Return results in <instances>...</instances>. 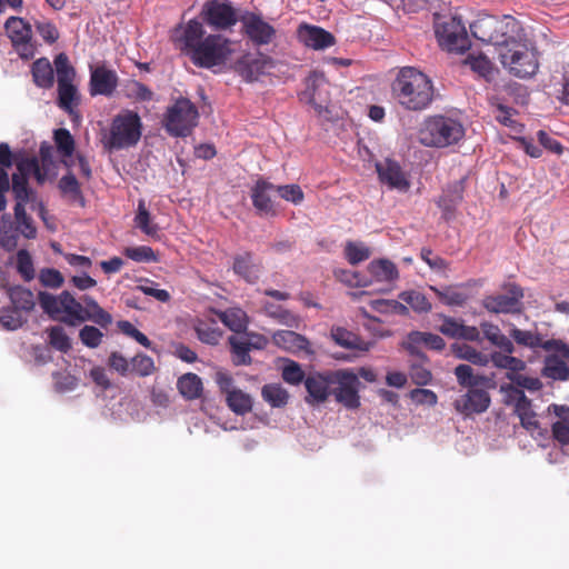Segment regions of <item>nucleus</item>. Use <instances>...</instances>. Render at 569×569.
I'll list each match as a JSON object with an SVG mask.
<instances>
[{
  "mask_svg": "<svg viewBox=\"0 0 569 569\" xmlns=\"http://www.w3.org/2000/svg\"><path fill=\"white\" fill-rule=\"evenodd\" d=\"M333 371L310 372L305 379L307 396L306 402L309 405H320L328 400L332 393Z\"/></svg>",
  "mask_w": 569,
  "mask_h": 569,
  "instance_id": "13",
  "label": "nucleus"
},
{
  "mask_svg": "<svg viewBox=\"0 0 569 569\" xmlns=\"http://www.w3.org/2000/svg\"><path fill=\"white\" fill-rule=\"evenodd\" d=\"M490 396L486 390L471 388L453 402L455 409L463 415L485 412L490 406Z\"/></svg>",
  "mask_w": 569,
  "mask_h": 569,
  "instance_id": "18",
  "label": "nucleus"
},
{
  "mask_svg": "<svg viewBox=\"0 0 569 569\" xmlns=\"http://www.w3.org/2000/svg\"><path fill=\"white\" fill-rule=\"evenodd\" d=\"M16 231L20 232L27 239L37 237V228L30 216L27 214L22 203H16L14 208Z\"/></svg>",
  "mask_w": 569,
  "mask_h": 569,
  "instance_id": "40",
  "label": "nucleus"
},
{
  "mask_svg": "<svg viewBox=\"0 0 569 569\" xmlns=\"http://www.w3.org/2000/svg\"><path fill=\"white\" fill-rule=\"evenodd\" d=\"M400 299L408 303L416 312H428L431 310V303L419 291H405L400 293Z\"/></svg>",
  "mask_w": 569,
  "mask_h": 569,
  "instance_id": "50",
  "label": "nucleus"
},
{
  "mask_svg": "<svg viewBox=\"0 0 569 569\" xmlns=\"http://www.w3.org/2000/svg\"><path fill=\"white\" fill-rule=\"evenodd\" d=\"M276 192L284 200L299 204L303 201L305 194L298 184H284L276 187Z\"/></svg>",
  "mask_w": 569,
  "mask_h": 569,
  "instance_id": "61",
  "label": "nucleus"
},
{
  "mask_svg": "<svg viewBox=\"0 0 569 569\" xmlns=\"http://www.w3.org/2000/svg\"><path fill=\"white\" fill-rule=\"evenodd\" d=\"M273 68V61L270 57L263 54H244L234 63V70L247 82L258 80Z\"/></svg>",
  "mask_w": 569,
  "mask_h": 569,
  "instance_id": "14",
  "label": "nucleus"
},
{
  "mask_svg": "<svg viewBox=\"0 0 569 569\" xmlns=\"http://www.w3.org/2000/svg\"><path fill=\"white\" fill-rule=\"evenodd\" d=\"M177 388L187 400L200 398L203 391L201 378L193 372L182 375L177 381Z\"/></svg>",
  "mask_w": 569,
  "mask_h": 569,
  "instance_id": "30",
  "label": "nucleus"
},
{
  "mask_svg": "<svg viewBox=\"0 0 569 569\" xmlns=\"http://www.w3.org/2000/svg\"><path fill=\"white\" fill-rule=\"evenodd\" d=\"M202 20L216 30H227L237 21V13L229 1L207 0L201 9Z\"/></svg>",
  "mask_w": 569,
  "mask_h": 569,
  "instance_id": "12",
  "label": "nucleus"
},
{
  "mask_svg": "<svg viewBox=\"0 0 569 569\" xmlns=\"http://www.w3.org/2000/svg\"><path fill=\"white\" fill-rule=\"evenodd\" d=\"M133 221L134 226L138 229H140L144 234L150 237L158 236L159 228L152 221L151 214L147 209L146 201L143 199H140L138 201L137 213Z\"/></svg>",
  "mask_w": 569,
  "mask_h": 569,
  "instance_id": "37",
  "label": "nucleus"
},
{
  "mask_svg": "<svg viewBox=\"0 0 569 569\" xmlns=\"http://www.w3.org/2000/svg\"><path fill=\"white\" fill-rule=\"evenodd\" d=\"M480 329L485 338L495 347L499 348L506 353H513L515 346L510 338L503 335L500 328L491 322L483 321L480 323Z\"/></svg>",
  "mask_w": 569,
  "mask_h": 569,
  "instance_id": "29",
  "label": "nucleus"
},
{
  "mask_svg": "<svg viewBox=\"0 0 569 569\" xmlns=\"http://www.w3.org/2000/svg\"><path fill=\"white\" fill-rule=\"evenodd\" d=\"M509 335L520 346L531 349L542 348L545 350H550L551 348V341H545L539 333L533 331L521 330L513 327Z\"/></svg>",
  "mask_w": 569,
  "mask_h": 569,
  "instance_id": "32",
  "label": "nucleus"
},
{
  "mask_svg": "<svg viewBox=\"0 0 569 569\" xmlns=\"http://www.w3.org/2000/svg\"><path fill=\"white\" fill-rule=\"evenodd\" d=\"M368 271L377 282H392L399 278L397 266L388 259L372 260Z\"/></svg>",
  "mask_w": 569,
  "mask_h": 569,
  "instance_id": "27",
  "label": "nucleus"
},
{
  "mask_svg": "<svg viewBox=\"0 0 569 569\" xmlns=\"http://www.w3.org/2000/svg\"><path fill=\"white\" fill-rule=\"evenodd\" d=\"M439 318L442 320V323L438 327V330L449 338L459 339L463 322L445 315H439Z\"/></svg>",
  "mask_w": 569,
  "mask_h": 569,
  "instance_id": "63",
  "label": "nucleus"
},
{
  "mask_svg": "<svg viewBox=\"0 0 569 569\" xmlns=\"http://www.w3.org/2000/svg\"><path fill=\"white\" fill-rule=\"evenodd\" d=\"M345 254L348 262L356 266L370 258V249L361 242L348 241L345 247Z\"/></svg>",
  "mask_w": 569,
  "mask_h": 569,
  "instance_id": "46",
  "label": "nucleus"
},
{
  "mask_svg": "<svg viewBox=\"0 0 569 569\" xmlns=\"http://www.w3.org/2000/svg\"><path fill=\"white\" fill-rule=\"evenodd\" d=\"M39 280L43 287L58 289L63 282L64 278L62 273L53 268H44L39 273Z\"/></svg>",
  "mask_w": 569,
  "mask_h": 569,
  "instance_id": "59",
  "label": "nucleus"
},
{
  "mask_svg": "<svg viewBox=\"0 0 569 569\" xmlns=\"http://www.w3.org/2000/svg\"><path fill=\"white\" fill-rule=\"evenodd\" d=\"M127 96L138 101H150L153 92L144 83L132 80L127 84Z\"/></svg>",
  "mask_w": 569,
  "mask_h": 569,
  "instance_id": "60",
  "label": "nucleus"
},
{
  "mask_svg": "<svg viewBox=\"0 0 569 569\" xmlns=\"http://www.w3.org/2000/svg\"><path fill=\"white\" fill-rule=\"evenodd\" d=\"M273 193H276V186L261 178L251 187L250 197L252 206L259 216H277L276 203L272 199Z\"/></svg>",
  "mask_w": 569,
  "mask_h": 569,
  "instance_id": "16",
  "label": "nucleus"
},
{
  "mask_svg": "<svg viewBox=\"0 0 569 569\" xmlns=\"http://www.w3.org/2000/svg\"><path fill=\"white\" fill-rule=\"evenodd\" d=\"M421 345L437 351H440L446 347L445 340L440 336L431 332L412 331L408 335V340L406 342V349L408 352L411 356L417 357L418 360L428 361L427 356L419 349Z\"/></svg>",
  "mask_w": 569,
  "mask_h": 569,
  "instance_id": "19",
  "label": "nucleus"
},
{
  "mask_svg": "<svg viewBox=\"0 0 569 569\" xmlns=\"http://www.w3.org/2000/svg\"><path fill=\"white\" fill-rule=\"evenodd\" d=\"M79 338L86 347L93 349L100 346L103 333L97 327L87 325L80 329Z\"/></svg>",
  "mask_w": 569,
  "mask_h": 569,
  "instance_id": "57",
  "label": "nucleus"
},
{
  "mask_svg": "<svg viewBox=\"0 0 569 569\" xmlns=\"http://www.w3.org/2000/svg\"><path fill=\"white\" fill-rule=\"evenodd\" d=\"M489 357L491 362L498 369H506L507 372L523 371L526 369V362L512 353H506L502 350L493 351Z\"/></svg>",
  "mask_w": 569,
  "mask_h": 569,
  "instance_id": "35",
  "label": "nucleus"
},
{
  "mask_svg": "<svg viewBox=\"0 0 569 569\" xmlns=\"http://www.w3.org/2000/svg\"><path fill=\"white\" fill-rule=\"evenodd\" d=\"M391 93L399 106L409 111H423L433 101L432 80L415 67L399 69L391 83Z\"/></svg>",
  "mask_w": 569,
  "mask_h": 569,
  "instance_id": "4",
  "label": "nucleus"
},
{
  "mask_svg": "<svg viewBox=\"0 0 569 569\" xmlns=\"http://www.w3.org/2000/svg\"><path fill=\"white\" fill-rule=\"evenodd\" d=\"M54 66L57 72V81L60 82H73L74 69L69 62V58L64 53H59L54 58Z\"/></svg>",
  "mask_w": 569,
  "mask_h": 569,
  "instance_id": "52",
  "label": "nucleus"
},
{
  "mask_svg": "<svg viewBox=\"0 0 569 569\" xmlns=\"http://www.w3.org/2000/svg\"><path fill=\"white\" fill-rule=\"evenodd\" d=\"M34 84L42 89H50L54 83V71L47 58L37 59L31 66Z\"/></svg>",
  "mask_w": 569,
  "mask_h": 569,
  "instance_id": "28",
  "label": "nucleus"
},
{
  "mask_svg": "<svg viewBox=\"0 0 569 569\" xmlns=\"http://www.w3.org/2000/svg\"><path fill=\"white\" fill-rule=\"evenodd\" d=\"M156 371L154 361L144 353H138L130 360V373L139 377L151 376Z\"/></svg>",
  "mask_w": 569,
  "mask_h": 569,
  "instance_id": "45",
  "label": "nucleus"
},
{
  "mask_svg": "<svg viewBox=\"0 0 569 569\" xmlns=\"http://www.w3.org/2000/svg\"><path fill=\"white\" fill-rule=\"evenodd\" d=\"M272 339L278 347L289 352H310L309 340L302 335H299L292 330H279L273 335Z\"/></svg>",
  "mask_w": 569,
  "mask_h": 569,
  "instance_id": "22",
  "label": "nucleus"
},
{
  "mask_svg": "<svg viewBox=\"0 0 569 569\" xmlns=\"http://www.w3.org/2000/svg\"><path fill=\"white\" fill-rule=\"evenodd\" d=\"M456 355L460 359H465L473 365L485 367L489 363V357L481 351H478L471 346L462 345L456 350Z\"/></svg>",
  "mask_w": 569,
  "mask_h": 569,
  "instance_id": "51",
  "label": "nucleus"
},
{
  "mask_svg": "<svg viewBox=\"0 0 569 569\" xmlns=\"http://www.w3.org/2000/svg\"><path fill=\"white\" fill-rule=\"evenodd\" d=\"M435 33L439 44L450 52H463L469 48V39L460 18L435 16Z\"/></svg>",
  "mask_w": 569,
  "mask_h": 569,
  "instance_id": "8",
  "label": "nucleus"
},
{
  "mask_svg": "<svg viewBox=\"0 0 569 569\" xmlns=\"http://www.w3.org/2000/svg\"><path fill=\"white\" fill-rule=\"evenodd\" d=\"M506 292L486 296L482 307L491 313H516L521 310L523 290L517 283H508L503 287Z\"/></svg>",
  "mask_w": 569,
  "mask_h": 569,
  "instance_id": "11",
  "label": "nucleus"
},
{
  "mask_svg": "<svg viewBox=\"0 0 569 569\" xmlns=\"http://www.w3.org/2000/svg\"><path fill=\"white\" fill-rule=\"evenodd\" d=\"M332 393L337 402L347 409L360 407L359 388L361 382L352 370L339 369L333 371Z\"/></svg>",
  "mask_w": 569,
  "mask_h": 569,
  "instance_id": "9",
  "label": "nucleus"
},
{
  "mask_svg": "<svg viewBox=\"0 0 569 569\" xmlns=\"http://www.w3.org/2000/svg\"><path fill=\"white\" fill-rule=\"evenodd\" d=\"M520 372L521 371L507 372L506 377L521 390L527 389L533 392L542 388V382L539 378L525 376Z\"/></svg>",
  "mask_w": 569,
  "mask_h": 569,
  "instance_id": "49",
  "label": "nucleus"
},
{
  "mask_svg": "<svg viewBox=\"0 0 569 569\" xmlns=\"http://www.w3.org/2000/svg\"><path fill=\"white\" fill-rule=\"evenodd\" d=\"M19 173L28 178L29 174H33L38 183H43L48 177V170H43L40 166L39 160L36 157L22 159L17 163Z\"/></svg>",
  "mask_w": 569,
  "mask_h": 569,
  "instance_id": "42",
  "label": "nucleus"
},
{
  "mask_svg": "<svg viewBox=\"0 0 569 569\" xmlns=\"http://www.w3.org/2000/svg\"><path fill=\"white\" fill-rule=\"evenodd\" d=\"M465 136L462 124L451 118H428L419 130V141L426 147L445 148L457 143Z\"/></svg>",
  "mask_w": 569,
  "mask_h": 569,
  "instance_id": "5",
  "label": "nucleus"
},
{
  "mask_svg": "<svg viewBox=\"0 0 569 569\" xmlns=\"http://www.w3.org/2000/svg\"><path fill=\"white\" fill-rule=\"evenodd\" d=\"M124 256L136 262H156L158 257L148 246L128 247L123 251Z\"/></svg>",
  "mask_w": 569,
  "mask_h": 569,
  "instance_id": "53",
  "label": "nucleus"
},
{
  "mask_svg": "<svg viewBox=\"0 0 569 569\" xmlns=\"http://www.w3.org/2000/svg\"><path fill=\"white\" fill-rule=\"evenodd\" d=\"M246 33L258 44H268L274 33V28L259 17H251L244 22Z\"/></svg>",
  "mask_w": 569,
  "mask_h": 569,
  "instance_id": "24",
  "label": "nucleus"
},
{
  "mask_svg": "<svg viewBox=\"0 0 569 569\" xmlns=\"http://www.w3.org/2000/svg\"><path fill=\"white\" fill-rule=\"evenodd\" d=\"M542 372L553 380H566L569 377L567 363L556 356L547 358Z\"/></svg>",
  "mask_w": 569,
  "mask_h": 569,
  "instance_id": "44",
  "label": "nucleus"
},
{
  "mask_svg": "<svg viewBox=\"0 0 569 569\" xmlns=\"http://www.w3.org/2000/svg\"><path fill=\"white\" fill-rule=\"evenodd\" d=\"M8 296L12 307L21 312H30L36 306L32 291L21 286L10 287Z\"/></svg>",
  "mask_w": 569,
  "mask_h": 569,
  "instance_id": "34",
  "label": "nucleus"
},
{
  "mask_svg": "<svg viewBox=\"0 0 569 569\" xmlns=\"http://www.w3.org/2000/svg\"><path fill=\"white\" fill-rule=\"evenodd\" d=\"M262 399L273 408H282L288 403L289 393L280 383H268L261 389Z\"/></svg>",
  "mask_w": 569,
  "mask_h": 569,
  "instance_id": "38",
  "label": "nucleus"
},
{
  "mask_svg": "<svg viewBox=\"0 0 569 569\" xmlns=\"http://www.w3.org/2000/svg\"><path fill=\"white\" fill-rule=\"evenodd\" d=\"M108 366L122 377L130 373V361L120 352L112 351L108 358Z\"/></svg>",
  "mask_w": 569,
  "mask_h": 569,
  "instance_id": "64",
  "label": "nucleus"
},
{
  "mask_svg": "<svg viewBox=\"0 0 569 569\" xmlns=\"http://www.w3.org/2000/svg\"><path fill=\"white\" fill-rule=\"evenodd\" d=\"M298 39L306 47L313 50H326L336 44V37L321 27L302 23L299 26Z\"/></svg>",
  "mask_w": 569,
  "mask_h": 569,
  "instance_id": "17",
  "label": "nucleus"
},
{
  "mask_svg": "<svg viewBox=\"0 0 569 569\" xmlns=\"http://www.w3.org/2000/svg\"><path fill=\"white\" fill-rule=\"evenodd\" d=\"M27 319L22 312L13 307H6L1 309L0 323L7 330H17L23 326Z\"/></svg>",
  "mask_w": 569,
  "mask_h": 569,
  "instance_id": "47",
  "label": "nucleus"
},
{
  "mask_svg": "<svg viewBox=\"0 0 569 569\" xmlns=\"http://www.w3.org/2000/svg\"><path fill=\"white\" fill-rule=\"evenodd\" d=\"M4 30L12 47L21 59L29 60L36 54L32 41V28L23 18L11 16L4 22Z\"/></svg>",
  "mask_w": 569,
  "mask_h": 569,
  "instance_id": "10",
  "label": "nucleus"
},
{
  "mask_svg": "<svg viewBox=\"0 0 569 569\" xmlns=\"http://www.w3.org/2000/svg\"><path fill=\"white\" fill-rule=\"evenodd\" d=\"M198 339L207 345L216 346L219 343L222 332L218 327L211 326L207 322H199L194 327Z\"/></svg>",
  "mask_w": 569,
  "mask_h": 569,
  "instance_id": "48",
  "label": "nucleus"
},
{
  "mask_svg": "<svg viewBox=\"0 0 569 569\" xmlns=\"http://www.w3.org/2000/svg\"><path fill=\"white\" fill-rule=\"evenodd\" d=\"M376 170L381 183L388 186L389 189H395L399 192H407L410 189V180L399 162L386 159L376 164Z\"/></svg>",
  "mask_w": 569,
  "mask_h": 569,
  "instance_id": "15",
  "label": "nucleus"
},
{
  "mask_svg": "<svg viewBox=\"0 0 569 569\" xmlns=\"http://www.w3.org/2000/svg\"><path fill=\"white\" fill-rule=\"evenodd\" d=\"M53 140L57 146L59 153L63 157V164L68 168L72 166V161L69 158L74 152L76 142L68 129L60 128L54 130Z\"/></svg>",
  "mask_w": 569,
  "mask_h": 569,
  "instance_id": "33",
  "label": "nucleus"
},
{
  "mask_svg": "<svg viewBox=\"0 0 569 569\" xmlns=\"http://www.w3.org/2000/svg\"><path fill=\"white\" fill-rule=\"evenodd\" d=\"M330 336L336 345L342 348L359 351H368L370 349L369 342L343 327L333 326L330 330Z\"/></svg>",
  "mask_w": 569,
  "mask_h": 569,
  "instance_id": "23",
  "label": "nucleus"
},
{
  "mask_svg": "<svg viewBox=\"0 0 569 569\" xmlns=\"http://www.w3.org/2000/svg\"><path fill=\"white\" fill-rule=\"evenodd\" d=\"M79 103L77 88L72 82L58 83V106L66 111L73 120H79L80 116L76 111Z\"/></svg>",
  "mask_w": 569,
  "mask_h": 569,
  "instance_id": "26",
  "label": "nucleus"
},
{
  "mask_svg": "<svg viewBox=\"0 0 569 569\" xmlns=\"http://www.w3.org/2000/svg\"><path fill=\"white\" fill-rule=\"evenodd\" d=\"M230 351L232 353V362L234 366H249L252 359L249 355L250 347L247 337L243 335H232L228 338Z\"/></svg>",
  "mask_w": 569,
  "mask_h": 569,
  "instance_id": "31",
  "label": "nucleus"
},
{
  "mask_svg": "<svg viewBox=\"0 0 569 569\" xmlns=\"http://www.w3.org/2000/svg\"><path fill=\"white\" fill-rule=\"evenodd\" d=\"M199 112L187 98H179L168 107L163 117V127L172 137H187L197 127Z\"/></svg>",
  "mask_w": 569,
  "mask_h": 569,
  "instance_id": "7",
  "label": "nucleus"
},
{
  "mask_svg": "<svg viewBox=\"0 0 569 569\" xmlns=\"http://www.w3.org/2000/svg\"><path fill=\"white\" fill-rule=\"evenodd\" d=\"M118 86V76L116 71L99 66L91 70L90 94L91 96H111Z\"/></svg>",
  "mask_w": 569,
  "mask_h": 569,
  "instance_id": "20",
  "label": "nucleus"
},
{
  "mask_svg": "<svg viewBox=\"0 0 569 569\" xmlns=\"http://www.w3.org/2000/svg\"><path fill=\"white\" fill-rule=\"evenodd\" d=\"M58 187L63 196H68L72 201L79 202L84 206V198L81 191L80 183L72 172H68L59 180Z\"/></svg>",
  "mask_w": 569,
  "mask_h": 569,
  "instance_id": "41",
  "label": "nucleus"
},
{
  "mask_svg": "<svg viewBox=\"0 0 569 569\" xmlns=\"http://www.w3.org/2000/svg\"><path fill=\"white\" fill-rule=\"evenodd\" d=\"M518 28L516 19L507 17L505 21H498L495 17L479 19L471 24V31L481 41L493 43L498 47L500 61L511 74L518 78H530L539 68L537 53L530 50L526 43L517 41L507 30L515 31Z\"/></svg>",
  "mask_w": 569,
  "mask_h": 569,
  "instance_id": "1",
  "label": "nucleus"
},
{
  "mask_svg": "<svg viewBox=\"0 0 569 569\" xmlns=\"http://www.w3.org/2000/svg\"><path fill=\"white\" fill-rule=\"evenodd\" d=\"M49 342L54 349L64 353L71 349L70 338L60 326H54L49 329Z\"/></svg>",
  "mask_w": 569,
  "mask_h": 569,
  "instance_id": "55",
  "label": "nucleus"
},
{
  "mask_svg": "<svg viewBox=\"0 0 569 569\" xmlns=\"http://www.w3.org/2000/svg\"><path fill=\"white\" fill-rule=\"evenodd\" d=\"M220 320L238 335L247 328V315L241 309H227L220 313Z\"/></svg>",
  "mask_w": 569,
  "mask_h": 569,
  "instance_id": "43",
  "label": "nucleus"
},
{
  "mask_svg": "<svg viewBox=\"0 0 569 569\" xmlns=\"http://www.w3.org/2000/svg\"><path fill=\"white\" fill-rule=\"evenodd\" d=\"M38 301L43 312L52 320L68 326H78L92 321L102 328L112 323V316L90 296H82L80 301L68 290L59 295L40 291Z\"/></svg>",
  "mask_w": 569,
  "mask_h": 569,
  "instance_id": "3",
  "label": "nucleus"
},
{
  "mask_svg": "<svg viewBox=\"0 0 569 569\" xmlns=\"http://www.w3.org/2000/svg\"><path fill=\"white\" fill-rule=\"evenodd\" d=\"M232 270L248 283H256L260 277V264L254 262L253 254L249 251L233 257Z\"/></svg>",
  "mask_w": 569,
  "mask_h": 569,
  "instance_id": "21",
  "label": "nucleus"
},
{
  "mask_svg": "<svg viewBox=\"0 0 569 569\" xmlns=\"http://www.w3.org/2000/svg\"><path fill=\"white\" fill-rule=\"evenodd\" d=\"M462 182H456L445 190L443 194L437 201V204L442 210V217L446 220H450L453 217L456 207L462 201Z\"/></svg>",
  "mask_w": 569,
  "mask_h": 569,
  "instance_id": "25",
  "label": "nucleus"
},
{
  "mask_svg": "<svg viewBox=\"0 0 569 569\" xmlns=\"http://www.w3.org/2000/svg\"><path fill=\"white\" fill-rule=\"evenodd\" d=\"M226 401L231 411L236 415L244 416L252 410V399L250 395L240 389H233L226 395Z\"/></svg>",
  "mask_w": 569,
  "mask_h": 569,
  "instance_id": "36",
  "label": "nucleus"
},
{
  "mask_svg": "<svg viewBox=\"0 0 569 569\" xmlns=\"http://www.w3.org/2000/svg\"><path fill=\"white\" fill-rule=\"evenodd\" d=\"M172 39L177 47L186 53L198 68L212 69L223 66L233 53V42L222 34H207V31L197 19L179 24Z\"/></svg>",
  "mask_w": 569,
  "mask_h": 569,
  "instance_id": "2",
  "label": "nucleus"
},
{
  "mask_svg": "<svg viewBox=\"0 0 569 569\" xmlns=\"http://www.w3.org/2000/svg\"><path fill=\"white\" fill-rule=\"evenodd\" d=\"M17 270L24 281H31L34 278L33 261L26 249H21L17 253Z\"/></svg>",
  "mask_w": 569,
  "mask_h": 569,
  "instance_id": "56",
  "label": "nucleus"
},
{
  "mask_svg": "<svg viewBox=\"0 0 569 569\" xmlns=\"http://www.w3.org/2000/svg\"><path fill=\"white\" fill-rule=\"evenodd\" d=\"M425 362L419 360L418 363H412L410 366L409 376L413 383L418 386H426L431 381V372L429 369L425 367Z\"/></svg>",
  "mask_w": 569,
  "mask_h": 569,
  "instance_id": "62",
  "label": "nucleus"
},
{
  "mask_svg": "<svg viewBox=\"0 0 569 569\" xmlns=\"http://www.w3.org/2000/svg\"><path fill=\"white\" fill-rule=\"evenodd\" d=\"M432 290L437 293L441 302L447 306H457L461 307L466 303L468 297L463 292L453 290L451 288H447L446 290H439L432 288Z\"/></svg>",
  "mask_w": 569,
  "mask_h": 569,
  "instance_id": "58",
  "label": "nucleus"
},
{
  "mask_svg": "<svg viewBox=\"0 0 569 569\" xmlns=\"http://www.w3.org/2000/svg\"><path fill=\"white\" fill-rule=\"evenodd\" d=\"M281 376L287 383L292 386H297L301 382L305 383V379L307 377L301 366L293 360H288L283 366Z\"/></svg>",
  "mask_w": 569,
  "mask_h": 569,
  "instance_id": "54",
  "label": "nucleus"
},
{
  "mask_svg": "<svg viewBox=\"0 0 569 569\" xmlns=\"http://www.w3.org/2000/svg\"><path fill=\"white\" fill-rule=\"evenodd\" d=\"M12 192L17 200V203H22V207L30 203L37 198V193L34 190L29 188L28 178L23 174H12Z\"/></svg>",
  "mask_w": 569,
  "mask_h": 569,
  "instance_id": "39",
  "label": "nucleus"
},
{
  "mask_svg": "<svg viewBox=\"0 0 569 569\" xmlns=\"http://www.w3.org/2000/svg\"><path fill=\"white\" fill-rule=\"evenodd\" d=\"M142 134L140 116L132 110H122L111 122L104 147L109 150H122L134 147Z\"/></svg>",
  "mask_w": 569,
  "mask_h": 569,
  "instance_id": "6",
  "label": "nucleus"
}]
</instances>
